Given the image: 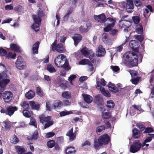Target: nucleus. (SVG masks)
I'll return each mask as SVG.
<instances>
[{
    "label": "nucleus",
    "mask_w": 154,
    "mask_h": 154,
    "mask_svg": "<svg viewBox=\"0 0 154 154\" xmlns=\"http://www.w3.org/2000/svg\"><path fill=\"white\" fill-rule=\"evenodd\" d=\"M88 70L90 72H91V73H92L94 72V68L92 64L90 63L88 64Z\"/></svg>",
    "instance_id": "obj_62"
},
{
    "label": "nucleus",
    "mask_w": 154,
    "mask_h": 154,
    "mask_svg": "<svg viewBox=\"0 0 154 154\" xmlns=\"http://www.w3.org/2000/svg\"><path fill=\"white\" fill-rule=\"evenodd\" d=\"M149 11H150L152 12V10L151 6L148 5L146 7V8L145 9V10L144 12V15L145 17H147L148 16L147 15H146V14H147L149 13Z\"/></svg>",
    "instance_id": "obj_38"
},
{
    "label": "nucleus",
    "mask_w": 154,
    "mask_h": 154,
    "mask_svg": "<svg viewBox=\"0 0 154 154\" xmlns=\"http://www.w3.org/2000/svg\"><path fill=\"white\" fill-rule=\"evenodd\" d=\"M7 53L5 50L2 47H0V55L1 56H5Z\"/></svg>",
    "instance_id": "obj_59"
},
{
    "label": "nucleus",
    "mask_w": 154,
    "mask_h": 154,
    "mask_svg": "<svg viewBox=\"0 0 154 154\" xmlns=\"http://www.w3.org/2000/svg\"><path fill=\"white\" fill-rule=\"evenodd\" d=\"M134 7L132 0H127L126 8L128 13H131L133 11Z\"/></svg>",
    "instance_id": "obj_13"
},
{
    "label": "nucleus",
    "mask_w": 154,
    "mask_h": 154,
    "mask_svg": "<svg viewBox=\"0 0 154 154\" xmlns=\"http://www.w3.org/2000/svg\"><path fill=\"white\" fill-rule=\"evenodd\" d=\"M106 53V51L105 49L102 45H99L96 51V55L98 57H101L104 56Z\"/></svg>",
    "instance_id": "obj_14"
},
{
    "label": "nucleus",
    "mask_w": 154,
    "mask_h": 154,
    "mask_svg": "<svg viewBox=\"0 0 154 154\" xmlns=\"http://www.w3.org/2000/svg\"><path fill=\"white\" fill-rule=\"evenodd\" d=\"M62 95L64 98L67 99H69L71 97L70 93L68 91H65L63 92Z\"/></svg>",
    "instance_id": "obj_34"
},
{
    "label": "nucleus",
    "mask_w": 154,
    "mask_h": 154,
    "mask_svg": "<svg viewBox=\"0 0 154 154\" xmlns=\"http://www.w3.org/2000/svg\"><path fill=\"white\" fill-rule=\"evenodd\" d=\"M38 137V132L37 131H36L32 135L31 137H28V139L29 140H36L37 139Z\"/></svg>",
    "instance_id": "obj_40"
},
{
    "label": "nucleus",
    "mask_w": 154,
    "mask_h": 154,
    "mask_svg": "<svg viewBox=\"0 0 154 154\" xmlns=\"http://www.w3.org/2000/svg\"><path fill=\"white\" fill-rule=\"evenodd\" d=\"M29 104L33 109H34L36 110H38L39 109V105L38 104L35 103L34 101H30Z\"/></svg>",
    "instance_id": "obj_27"
},
{
    "label": "nucleus",
    "mask_w": 154,
    "mask_h": 154,
    "mask_svg": "<svg viewBox=\"0 0 154 154\" xmlns=\"http://www.w3.org/2000/svg\"><path fill=\"white\" fill-rule=\"evenodd\" d=\"M110 138L109 136L106 134H104L100 137L98 140V142L95 141L94 146L95 148L97 149L102 145H106L109 142Z\"/></svg>",
    "instance_id": "obj_4"
},
{
    "label": "nucleus",
    "mask_w": 154,
    "mask_h": 154,
    "mask_svg": "<svg viewBox=\"0 0 154 154\" xmlns=\"http://www.w3.org/2000/svg\"><path fill=\"white\" fill-rule=\"evenodd\" d=\"M6 114L11 116L14 114L15 111L17 110V108L16 106H8L6 107Z\"/></svg>",
    "instance_id": "obj_18"
},
{
    "label": "nucleus",
    "mask_w": 154,
    "mask_h": 154,
    "mask_svg": "<svg viewBox=\"0 0 154 154\" xmlns=\"http://www.w3.org/2000/svg\"><path fill=\"white\" fill-rule=\"evenodd\" d=\"M23 115L26 117H29L31 116L30 113L27 110H24L23 111Z\"/></svg>",
    "instance_id": "obj_55"
},
{
    "label": "nucleus",
    "mask_w": 154,
    "mask_h": 154,
    "mask_svg": "<svg viewBox=\"0 0 154 154\" xmlns=\"http://www.w3.org/2000/svg\"><path fill=\"white\" fill-rule=\"evenodd\" d=\"M124 20L125 25L124 26L126 28H128L131 26V22L129 21Z\"/></svg>",
    "instance_id": "obj_61"
},
{
    "label": "nucleus",
    "mask_w": 154,
    "mask_h": 154,
    "mask_svg": "<svg viewBox=\"0 0 154 154\" xmlns=\"http://www.w3.org/2000/svg\"><path fill=\"white\" fill-rule=\"evenodd\" d=\"M128 71L130 73L132 78H134L137 75V72L136 71L130 70Z\"/></svg>",
    "instance_id": "obj_57"
},
{
    "label": "nucleus",
    "mask_w": 154,
    "mask_h": 154,
    "mask_svg": "<svg viewBox=\"0 0 154 154\" xmlns=\"http://www.w3.org/2000/svg\"><path fill=\"white\" fill-rule=\"evenodd\" d=\"M140 136V133L138 130L134 128L133 130V137L134 138H137Z\"/></svg>",
    "instance_id": "obj_28"
},
{
    "label": "nucleus",
    "mask_w": 154,
    "mask_h": 154,
    "mask_svg": "<svg viewBox=\"0 0 154 154\" xmlns=\"http://www.w3.org/2000/svg\"><path fill=\"white\" fill-rule=\"evenodd\" d=\"M139 78L138 77H136V78H132L131 79V82L132 83L136 85L139 82Z\"/></svg>",
    "instance_id": "obj_56"
},
{
    "label": "nucleus",
    "mask_w": 154,
    "mask_h": 154,
    "mask_svg": "<svg viewBox=\"0 0 154 154\" xmlns=\"http://www.w3.org/2000/svg\"><path fill=\"white\" fill-rule=\"evenodd\" d=\"M134 2L135 5L137 8L141 6L142 4L141 1L140 0H134Z\"/></svg>",
    "instance_id": "obj_58"
},
{
    "label": "nucleus",
    "mask_w": 154,
    "mask_h": 154,
    "mask_svg": "<svg viewBox=\"0 0 154 154\" xmlns=\"http://www.w3.org/2000/svg\"><path fill=\"white\" fill-rule=\"evenodd\" d=\"M55 135V133L53 132H49L45 134V137L47 138H51L53 137Z\"/></svg>",
    "instance_id": "obj_54"
},
{
    "label": "nucleus",
    "mask_w": 154,
    "mask_h": 154,
    "mask_svg": "<svg viewBox=\"0 0 154 154\" xmlns=\"http://www.w3.org/2000/svg\"><path fill=\"white\" fill-rule=\"evenodd\" d=\"M55 145V141L53 140L49 141L47 143L48 146L50 148L53 147Z\"/></svg>",
    "instance_id": "obj_46"
},
{
    "label": "nucleus",
    "mask_w": 154,
    "mask_h": 154,
    "mask_svg": "<svg viewBox=\"0 0 154 154\" xmlns=\"http://www.w3.org/2000/svg\"><path fill=\"white\" fill-rule=\"evenodd\" d=\"M16 67L20 69L24 68L26 66V64L21 56L18 57L17 59L16 62Z\"/></svg>",
    "instance_id": "obj_12"
},
{
    "label": "nucleus",
    "mask_w": 154,
    "mask_h": 154,
    "mask_svg": "<svg viewBox=\"0 0 154 154\" xmlns=\"http://www.w3.org/2000/svg\"><path fill=\"white\" fill-rule=\"evenodd\" d=\"M6 10L7 11L11 10L13 9V7L12 5H8L5 6Z\"/></svg>",
    "instance_id": "obj_64"
},
{
    "label": "nucleus",
    "mask_w": 154,
    "mask_h": 154,
    "mask_svg": "<svg viewBox=\"0 0 154 154\" xmlns=\"http://www.w3.org/2000/svg\"><path fill=\"white\" fill-rule=\"evenodd\" d=\"M39 45V42H36L33 45L32 49L33 53L37 54L38 53V49Z\"/></svg>",
    "instance_id": "obj_29"
},
{
    "label": "nucleus",
    "mask_w": 154,
    "mask_h": 154,
    "mask_svg": "<svg viewBox=\"0 0 154 154\" xmlns=\"http://www.w3.org/2000/svg\"><path fill=\"white\" fill-rule=\"evenodd\" d=\"M35 93L31 90L29 91L25 94L26 97L28 99H30L33 98L35 96Z\"/></svg>",
    "instance_id": "obj_26"
},
{
    "label": "nucleus",
    "mask_w": 154,
    "mask_h": 154,
    "mask_svg": "<svg viewBox=\"0 0 154 154\" xmlns=\"http://www.w3.org/2000/svg\"><path fill=\"white\" fill-rule=\"evenodd\" d=\"M57 41L55 40L51 46V49L53 51L56 50L60 53H63L65 50L63 46L61 43L58 44L57 45Z\"/></svg>",
    "instance_id": "obj_9"
},
{
    "label": "nucleus",
    "mask_w": 154,
    "mask_h": 154,
    "mask_svg": "<svg viewBox=\"0 0 154 154\" xmlns=\"http://www.w3.org/2000/svg\"><path fill=\"white\" fill-rule=\"evenodd\" d=\"M37 15H34L32 16L34 23L32 26V28L35 31H38L39 29V24L41 20L40 17L44 15L43 11L39 9L37 12Z\"/></svg>",
    "instance_id": "obj_3"
},
{
    "label": "nucleus",
    "mask_w": 154,
    "mask_h": 154,
    "mask_svg": "<svg viewBox=\"0 0 154 154\" xmlns=\"http://www.w3.org/2000/svg\"><path fill=\"white\" fill-rule=\"evenodd\" d=\"M82 96L85 101L87 103H90L92 101L93 98L90 95L83 94Z\"/></svg>",
    "instance_id": "obj_23"
},
{
    "label": "nucleus",
    "mask_w": 154,
    "mask_h": 154,
    "mask_svg": "<svg viewBox=\"0 0 154 154\" xmlns=\"http://www.w3.org/2000/svg\"><path fill=\"white\" fill-rule=\"evenodd\" d=\"M108 88L110 90L113 92H116L119 91V89L115 86V85L111 82L109 84Z\"/></svg>",
    "instance_id": "obj_25"
},
{
    "label": "nucleus",
    "mask_w": 154,
    "mask_h": 154,
    "mask_svg": "<svg viewBox=\"0 0 154 154\" xmlns=\"http://www.w3.org/2000/svg\"><path fill=\"white\" fill-rule=\"evenodd\" d=\"M126 38H127V37L126 36ZM128 41V38H126V39L125 42V43H124L123 44H122L121 45L117 47V52H121L122 50V47L123 46V45L125 44L126 42Z\"/></svg>",
    "instance_id": "obj_52"
},
{
    "label": "nucleus",
    "mask_w": 154,
    "mask_h": 154,
    "mask_svg": "<svg viewBox=\"0 0 154 154\" xmlns=\"http://www.w3.org/2000/svg\"><path fill=\"white\" fill-rule=\"evenodd\" d=\"M113 27V25H110L108 24L104 28V31L106 32H108L110 31Z\"/></svg>",
    "instance_id": "obj_50"
},
{
    "label": "nucleus",
    "mask_w": 154,
    "mask_h": 154,
    "mask_svg": "<svg viewBox=\"0 0 154 154\" xmlns=\"http://www.w3.org/2000/svg\"><path fill=\"white\" fill-rule=\"evenodd\" d=\"M102 116L103 119H107L111 117V113L109 112H105L103 113Z\"/></svg>",
    "instance_id": "obj_33"
},
{
    "label": "nucleus",
    "mask_w": 154,
    "mask_h": 154,
    "mask_svg": "<svg viewBox=\"0 0 154 154\" xmlns=\"http://www.w3.org/2000/svg\"><path fill=\"white\" fill-rule=\"evenodd\" d=\"M47 69L50 73H54L56 72V70L54 66L51 64L47 66Z\"/></svg>",
    "instance_id": "obj_36"
},
{
    "label": "nucleus",
    "mask_w": 154,
    "mask_h": 154,
    "mask_svg": "<svg viewBox=\"0 0 154 154\" xmlns=\"http://www.w3.org/2000/svg\"><path fill=\"white\" fill-rule=\"evenodd\" d=\"M9 77L5 73L0 74V86L2 89H0V97L2 94V92L4 90V88L9 82Z\"/></svg>",
    "instance_id": "obj_5"
},
{
    "label": "nucleus",
    "mask_w": 154,
    "mask_h": 154,
    "mask_svg": "<svg viewBox=\"0 0 154 154\" xmlns=\"http://www.w3.org/2000/svg\"><path fill=\"white\" fill-rule=\"evenodd\" d=\"M90 62L89 60L87 59H83L79 62V64L80 65H85L86 64H89Z\"/></svg>",
    "instance_id": "obj_41"
},
{
    "label": "nucleus",
    "mask_w": 154,
    "mask_h": 154,
    "mask_svg": "<svg viewBox=\"0 0 154 154\" xmlns=\"http://www.w3.org/2000/svg\"><path fill=\"white\" fill-rule=\"evenodd\" d=\"M123 56L125 59L124 63L130 67L137 66L138 64V58L140 57L141 59L142 58L141 55L137 56L135 53L132 52L126 53Z\"/></svg>",
    "instance_id": "obj_1"
},
{
    "label": "nucleus",
    "mask_w": 154,
    "mask_h": 154,
    "mask_svg": "<svg viewBox=\"0 0 154 154\" xmlns=\"http://www.w3.org/2000/svg\"><path fill=\"white\" fill-rule=\"evenodd\" d=\"M11 141L12 143L15 144L18 143L19 140L16 136L14 135L11 138Z\"/></svg>",
    "instance_id": "obj_42"
},
{
    "label": "nucleus",
    "mask_w": 154,
    "mask_h": 154,
    "mask_svg": "<svg viewBox=\"0 0 154 154\" xmlns=\"http://www.w3.org/2000/svg\"><path fill=\"white\" fill-rule=\"evenodd\" d=\"M67 136L69 137V139L71 141L74 140L76 137V134L73 133V128H71L66 134Z\"/></svg>",
    "instance_id": "obj_19"
},
{
    "label": "nucleus",
    "mask_w": 154,
    "mask_h": 154,
    "mask_svg": "<svg viewBox=\"0 0 154 154\" xmlns=\"http://www.w3.org/2000/svg\"><path fill=\"white\" fill-rule=\"evenodd\" d=\"M36 93L38 95L40 96H42L43 95V92L39 87H37V88Z\"/></svg>",
    "instance_id": "obj_63"
},
{
    "label": "nucleus",
    "mask_w": 154,
    "mask_h": 154,
    "mask_svg": "<svg viewBox=\"0 0 154 154\" xmlns=\"http://www.w3.org/2000/svg\"><path fill=\"white\" fill-rule=\"evenodd\" d=\"M105 130V126L103 125L100 126L97 128L96 132L97 134L100 135L101 133L103 132Z\"/></svg>",
    "instance_id": "obj_35"
},
{
    "label": "nucleus",
    "mask_w": 154,
    "mask_h": 154,
    "mask_svg": "<svg viewBox=\"0 0 154 154\" xmlns=\"http://www.w3.org/2000/svg\"><path fill=\"white\" fill-rule=\"evenodd\" d=\"M3 99L6 102L8 103L13 98L12 93L9 91H5L2 94Z\"/></svg>",
    "instance_id": "obj_11"
},
{
    "label": "nucleus",
    "mask_w": 154,
    "mask_h": 154,
    "mask_svg": "<svg viewBox=\"0 0 154 154\" xmlns=\"http://www.w3.org/2000/svg\"><path fill=\"white\" fill-rule=\"evenodd\" d=\"M107 20H109L110 23H109L110 25H113V26L115 24L116 22V20L115 18H109L107 19Z\"/></svg>",
    "instance_id": "obj_48"
},
{
    "label": "nucleus",
    "mask_w": 154,
    "mask_h": 154,
    "mask_svg": "<svg viewBox=\"0 0 154 154\" xmlns=\"http://www.w3.org/2000/svg\"><path fill=\"white\" fill-rule=\"evenodd\" d=\"M21 106L24 109L28 108L29 106V104L27 101H24L20 103Z\"/></svg>",
    "instance_id": "obj_53"
},
{
    "label": "nucleus",
    "mask_w": 154,
    "mask_h": 154,
    "mask_svg": "<svg viewBox=\"0 0 154 154\" xmlns=\"http://www.w3.org/2000/svg\"><path fill=\"white\" fill-rule=\"evenodd\" d=\"M102 39L103 42L108 45H111L112 42L109 38L108 36L106 34H103L102 35Z\"/></svg>",
    "instance_id": "obj_22"
},
{
    "label": "nucleus",
    "mask_w": 154,
    "mask_h": 154,
    "mask_svg": "<svg viewBox=\"0 0 154 154\" xmlns=\"http://www.w3.org/2000/svg\"><path fill=\"white\" fill-rule=\"evenodd\" d=\"M16 54L15 53H13L11 52L8 53L6 56V57L7 58H11L13 59H14L16 58Z\"/></svg>",
    "instance_id": "obj_43"
},
{
    "label": "nucleus",
    "mask_w": 154,
    "mask_h": 154,
    "mask_svg": "<svg viewBox=\"0 0 154 154\" xmlns=\"http://www.w3.org/2000/svg\"><path fill=\"white\" fill-rule=\"evenodd\" d=\"M100 83L97 82L96 85V87L98 89H100L102 94L105 97H110L111 94L108 91L105 90L104 88L102 87H100Z\"/></svg>",
    "instance_id": "obj_16"
},
{
    "label": "nucleus",
    "mask_w": 154,
    "mask_h": 154,
    "mask_svg": "<svg viewBox=\"0 0 154 154\" xmlns=\"http://www.w3.org/2000/svg\"><path fill=\"white\" fill-rule=\"evenodd\" d=\"M73 11V8H70L68 10L67 13L63 17L64 21L66 20L69 17V15L72 13Z\"/></svg>",
    "instance_id": "obj_32"
},
{
    "label": "nucleus",
    "mask_w": 154,
    "mask_h": 154,
    "mask_svg": "<svg viewBox=\"0 0 154 154\" xmlns=\"http://www.w3.org/2000/svg\"><path fill=\"white\" fill-rule=\"evenodd\" d=\"M54 62L55 64L57 67H63L65 69L67 70L71 69L68 61L64 54H61L55 58Z\"/></svg>",
    "instance_id": "obj_2"
},
{
    "label": "nucleus",
    "mask_w": 154,
    "mask_h": 154,
    "mask_svg": "<svg viewBox=\"0 0 154 154\" xmlns=\"http://www.w3.org/2000/svg\"><path fill=\"white\" fill-rule=\"evenodd\" d=\"M72 113V111H67L66 110L63 111L60 113L61 116H63L67 115Z\"/></svg>",
    "instance_id": "obj_44"
},
{
    "label": "nucleus",
    "mask_w": 154,
    "mask_h": 154,
    "mask_svg": "<svg viewBox=\"0 0 154 154\" xmlns=\"http://www.w3.org/2000/svg\"><path fill=\"white\" fill-rule=\"evenodd\" d=\"M10 48L13 51L18 52H21V50L19 46L17 44L11 43L10 45Z\"/></svg>",
    "instance_id": "obj_20"
},
{
    "label": "nucleus",
    "mask_w": 154,
    "mask_h": 154,
    "mask_svg": "<svg viewBox=\"0 0 154 154\" xmlns=\"http://www.w3.org/2000/svg\"><path fill=\"white\" fill-rule=\"evenodd\" d=\"M66 154H70L75 152V148L73 146H69L67 147L66 149Z\"/></svg>",
    "instance_id": "obj_31"
},
{
    "label": "nucleus",
    "mask_w": 154,
    "mask_h": 154,
    "mask_svg": "<svg viewBox=\"0 0 154 154\" xmlns=\"http://www.w3.org/2000/svg\"><path fill=\"white\" fill-rule=\"evenodd\" d=\"M76 77V76L75 75H72L69 77L68 80L70 82V84L71 85H73L72 81L74 80Z\"/></svg>",
    "instance_id": "obj_45"
},
{
    "label": "nucleus",
    "mask_w": 154,
    "mask_h": 154,
    "mask_svg": "<svg viewBox=\"0 0 154 154\" xmlns=\"http://www.w3.org/2000/svg\"><path fill=\"white\" fill-rule=\"evenodd\" d=\"M81 52L85 57H89L91 61H93L92 57L94 56V53L92 50H88L87 48L84 47L81 49Z\"/></svg>",
    "instance_id": "obj_8"
},
{
    "label": "nucleus",
    "mask_w": 154,
    "mask_h": 154,
    "mask_svg": "<svg viewBox=\"0 0 154 154\" xmlns=\"http://www.w3.org/2000/svg\"><path fill=\"white\" fill-rule=\"evenodd\" d=\"M106 106L109 109H113L115 106V103L112 100L107 101Z\"/></svg>",
    "instance_id": "obj_37"
},
{
    "label": "nucleus",
    "mask_w": 154,
    "mask_h": 154,
    "mask_svg": "<svg viewBox=\"0 0 154 154\" xmlns=\"http://www.w3.org/2000/svg\"><path fill=\"white\" fill-rule=\"evenodd\" d=\"M87 28H85L84 27H83L82 26L79 29L81 32H86L88 31L89 29L91 27V24L90 23H87L86 24Z\"/></svg>",
    "instance_id": "obj_30"
},
{
    "label": "nucleus",
    "mask_w": 154,
    "mask_h": 154,
    "mask_svg": "<svg viewBox=\"0 0 154 154\" xmlns=\"http://www.w3.org/2000/svg\"><path fill=\"white\" fill-rule=\"evenodd\" d=\"M132 18L134 23L136 24L138 23L140 21V17L138 16H134Z\"/></svg>",
    "instance_id": "obj_51"
},
{
    "label": "nucleus",
    "mask_w": 154,
    "mask_h": 154,
    "mask_svg": "<svg viewBox=\"0 0 154 154\" xmlns=\"http://www.w3.org/2000/svg\"><path fill=\"white\" fill-rule=\"evenodd\" d=\"M130 47L134 51H137L139 46L138 42L135 40H131L129 43Z\"/></svg>",
    "instance_id": "obj_17"
},
{
    "label": "nucleus",
    "mask_w": 154,
    "mask_h": 154,
    "mask_svg": "<svg viewBox=\"0 0 154 154\" xmlns=\"http://www.w3.org/2000/svg\"><path fill=\"white\" fill-rule=\"evenodd\" d=\"M91 145V143L90 142L86 141L84 142L82 144V147H84V148H87L89 147L90 145Z\"/></svg>",
    "instance_id": "obj_49"
},
{
    "label": "nucleus",
    "mask_w": 154,
    "mask_h": 154,
    "mask_svg": "<svg viewBox=\"0 0 154 154\" xmlns=\"http://www.w3.org/2000/svg\"><path fill=\"white\" fill-rule=\"evenodd\" d=\"M94 18L96 20L101 23H103L106 21V16L103 13L98 15H94Z\"/></svg>",
    "instance_id": "obj_15"
},
{
    "label": "nucleus",
    "mask_w": 154,
    "mask_h": 154,
    "mask_svg": "<svg viewBox=\"0 0 154 154\" xmlns=\"http://www.w3.org/2000/svg\"><path fill=\"white\" fill-rule=\"evenodd\" d=\"M111 68L114 72H117L119 71V68L117 66H111Z\"/></svg>",
    "instance_id": "obj_60"
},
{
    "label": "nucleus",
    "mask_w": 154,
    "mask_h": 154,
    "mask_svg": "<svg viewBox=\"0 0 154 154\" xmlns=\"http://www.w3.org/2000/svg\"><path fill=\"white\" fill-rule=\"evenodd\" d=\"M62 105V103L60 101H51L47 102L46 103V109L48 110H51L53 109H56Z\"/></svg>",
    "instance_id": "obj_7"
},
{
    "label": "nucleus",
    "mask_w": 154,
    "mask_h": 154,
    "mask_svg": "<svg viewBox=\"0 0 154 154\" xmlns=\"http://www.w3.org/2000/svg\"><path fill=\"white\" fill-rule=\"evenodd\" d=\"M40 121L42 123H45L44 129H46L53 124L54 121L50 116H47L43 114L39 117Z\"/></svg>",
    "instance_id": "obj_6"
},
{
    "label": "nucleus",
    "mask_w": 154,
    "mask_h": 154,
    "mask_svg": "<svg viewBox=\"0 0 154 154\" xmlns=\"http://www.w3.org/2000/svg\"><path fill=\"white\" fill-rule=\"evenodd\" d=\"M141 146L142 144L139 141H136L131 145L130 151L133 153H135L140 150Z\"/></svg>",
    "instance_id": "obj_10"
},
{
    "label": "nucleus",
    "mask_w": 154,
    "mask_h": 154,
    "mask_svg": "<svg viewBox=\"0 0 154 154\" xmlns=\"http://www.w3.org/2000/svg\"><path fill=\"white\" fill-rule=\"evenodd\" d=\"M136 31L138 33L142 34L143 32V27L142 25L139 24L136 26Z\"/></svg>",
    "instance_id": "obj_39"
},
{
    "label": "nucleus",
    "mask_w": 154,
    "mask_h": 154,
    "mask_svg": "<svg viewBox=\"0 0 154 154\" xmlns=\"http://www.w3.org/2000/svg\"><path fill=\"white\" fill-rule=\"evenodd\" d=\"M14 148L16 152L18 154H23L26 151L24 148L22 146H16Z\"/></svg>",
    "instance_id": "obj_21"
},
{
    "label": "nucleus",
    "mask_w": 154,
    "mask_h": 154,
    "mask_svg": "<svg viewBox=\"0 0 154 154\" xmlns=\"http://www.w3.org/2000/svg\"><path fill=\"white\" fill-rule=\"evenodd\" d=\"M72 38L74 41V45L75 46H76L81 40L82 37L80 34H77L75 35Z\"/></svg>",
    "instance_id": "obj_24"
},
{
    "label": "nucleus",
    "mask_w": 154,
    "mask_h": 154,
    "mask_svg": "<svg viewBox=\"0 0 154 154\" xmlns=\"http://www.w3.org/2000/svg\"><path fill=\"white\" fill-rule=\"evenodd\" d=\"M29 125L34 126L35 127H37V124L35 119L32 117L30 118V120L29 122Z\"/></svg>",
    "instance_id": "obj_47"
}]
</instances>
